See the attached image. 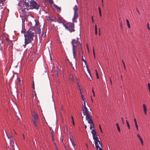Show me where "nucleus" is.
Instances as JSON below:
<instances>
[{
  "label": "nucleus",
  "instance_id": "obj_63",
  "mask_svg": "<svg viewBox=\"0 0 150 150\" xmlns=\"http://www.w3.org/2000/svg\"><path fill=\"white\" fill-rule=\"evenodd\" d=\"M84 105H86V103H85V101L84 100Z\"/></svg>",
  "mask_w": 150,
  "mask_h": 150
},
{
  "label": "nucleus",
  "instance_id": "obj_12",
  "mask_svg": "<svg viewBox=\"0 0 150 150\" xmlns=\"http://www.w3.org/2000/svg\"><path fill=\"white\" fill-rule=\"evenodd\" d=\"M35 27L40 28V27L41 26V25H40V23H39V21L38 20H35Z\"/></svg>",
  "mask_w": 150,
  "mask_h": 150
},
{
  "label": "nucleus",
  "instance_id": "obj_30",
  "mask_svg": "<svg viewBox=\"0 0 150 150\" xmlns=\"http://www.w3.org/2000/svg\"><path fill=\"white\" fill-rule=\"evenodd\" d=\"M70 78L71 79V81H74V79L73 77V76L72 75H70Z\"/></svg>",
  "mask_w": 150,
  "mask_h": 150
},
{
  "label": "nucleus",
  "instance_id": "obj_51",
  "mask_svg": "<svg viewBox=\"0 0 150 150\" xmlns=\"http://www.w3.org/2000/svg\"><path fill=\"white\" fill-rule=\"evenodd\" d=\"M95 34L96 35L97 34V30H95Z\"/></svg>",
  "mask_w": 150,
  "mask_h": 150
},
{
  "label": "nucleus",
  "instance_id": "obj_58",
  "mask_svg": "<svg viewBox=\"0 0 150 150\" xmlns=\"http://www.w3.org/2000/svg\"><path fill=\"white\" fill-rule=\"evenodd\" d=\"M52 140L53 141H54V137H52Z\"/></svg>",
  "mask_w": 150,
  "mask_h": 150
},
{
  "label": "nucleus",
  "instance_id": "obj_1",
  "mask_svg": "<svg viewBox=\"0 0 150 150\" xmlns=\"http://www.w3.org/2000/svg\"><path fill=\"white\" fill-rule=\"evenodd\" d=\"M79 38H77L76 40L75 39H73L71 42V44L72 45V51L74 57V58L75 59V62L74 65L75 67H76V54L77 48L80 47V46H82L79 40Z\"/></svg>",
  "mask_w": 150,
  "mask_h": 150
},
{
  "label": "nucleus",
  "instance_id": "obj_28",
  "mask_svg": "<svg viewBox=\"0 0 150 150\" xmlns=\"http://www.w3.org/2000/svg\"><path fill=\"white\" fill-rule=\"evenodd\" d=\"M46 1L49 2L50 4H53V0H46Z\"/></svg>",
  "mask_w": 150,
  "mask_h": 150
},
{
  "label": "nucleus",
  "instance_id": "obj_20",
  "mask_svg": "<svg viewBox=\"0 0 150 150\" xmlns=\"http://www.w3.org/2000/svg\"><path fill=\"white\" fill-rule=\"evenodd\" d=\"M70 140L71 141V142L73 146L74 147L76 145L75 143L74 142V139H72L71 138H70Z\"/></svg>",
  "mask_w": 150,
  "mask_h": 150
},
{
  "label": "nucleus",
  "instance_id": "obj_44",
  "mask_svg": "<svg viewBox=\"0 0 150 150\" xmlns=\"http://www.w3.org/2000/svg\"><path fill=\"white\" fill-rule=\"evenodd\" d=\"M70 64L71 65V66L72 68H73V69H74V67L73 66V64H72L71 62L70 63Z\"/></svg>",
  "mask_w": 150,
  "mask_h": 150
},
{
  "label": "nucleus",
  "instance_id": "obj_64",
  "mask_svg": "<svg viewBox=\"0 0 150 150\" xmlns=\"http://www.w3.org/2000/svg\"><path fill=\"white\" fill-rule=\"evenodd\" d=\"M137 12L139 13V14H140L139 12V11L137 9Z\"/></svg>",
  "mask_w": 150,
  "mask_h": 150
},
{
  "label": "nucleus",
  "instance_id": "obj_27",
  "mask_svg": "<svg viewBox=\"0 0 150 150\" xmlns=\"http://www.w3.org/2000/svg\"><path fill=\"white\" fill-rule=\"evenodd\" d=\"M91 133L93 135L96 134V131L94 129L92 130Z\"/></svg>",
  "mask_w": 150,
  "mask_h": 150
},
{
  "label": "nucleus",
  "instance_id": "obj_15",
  "mask_svg": "<svg viewBox=\"0 0 150 150\" xmlns=\"http://www.w3.org/2000/svg\"><path fill=\"white\" fill-rule=\"evenodd\" d=\"M82 111L84 115H86L88 114H89L88 112V110L87 109H83V108H82Z\"/></svg>",
  "mask_w": 150,
  "mask_h": 150
},
{
  "label": "nucleus",
  "instance_id": "obj_33",
  "mask_svg": "<svg viewBox=\"0 0 150 150\" xmlns=\"http://www.w3.org/2000/svg\"><path fill=\"white\" fill-rule=\"evenodd\" d=\"M148 87L150 93V84L149 83H148Z\"/></svg>",
  "mask_w": 150,
  "mask_h": 150
},
{
  "label": "nucleus",
  "instance_id": "obj_19",
  "mask_svg": "<svg viewBox=\"0 0 150 150\" xmlns=\"http://www.w3.org/2000/svg\"><path fill=\"white\" fill-rule=\"evenodd\" d=\"M41 31V29H40V28H37L36 31H35V32H36V33L40 34Z\"/></svg>",
  "mask_w": 150,
  "mask_h": 150
},
{
  "label": "nucleus",
  "instance_id": "obj_7",
  "mask_svg": "<svg viewBox=\"0 0 150 150\" xmlns=\"http://www.w3.org/2000/svg\"><path fill=\"white\" fill-rule=\"evenodd\" d=\"M74 25V23H71L68 26L66 27V28L67 29H68L70 32L72 31L74 32L75 31Z\"/></svg>",
  "mask_w": 150,
  "mask_h": 150
},
{
  "label": "nucleus",
  "instance_id": "obj_36",
  "mask_svg": "<svg viewBox=\"0 0 150 150\" xmlns=\"http://www.w3.org/2000/svg\"><path fill=\"white\" fill-rule=\"evenodd\" d=\"M54 131L53 130H52V132H51V134H52V137H54Z\"/></svg>",
  "mask_w": 150,
  "mask_h": 150
},
{
  "label": "nucleus",
  "instance_id": "obj_53",
  "mask_svg": "<svg viewBox=\"0 0 150 150\" xmlns=\"http://www.w3.org/2000/svg\"><path fill=\"white\" fill-rule=\"evenodd\" d=\"M99 14H100V16H101V11H100L99 12Z\"/></svg>",
  "mask_w": 150,
  "mask_h": 150
},
{
  "label": "nucleus",
  "instance_id": "obj_23",
  "mask_svg": "<svg viewBox=\"0 0 150 150\" xmlns=\"http://www.w3.org/2000/svg\"><path fill=\"white\" fill-rule=\"evenodd\" d=\"M116 125L117 126V128L118 131L119 132H120V127L119 126L118 124L117 123H116Z\"/></svg>",
  "mask_w": 150,
  "mask_h": 150
},
{
  "label": "nucleus",
  "instance_id": "obj_50",
  "mask_svg": "<svg viewBox=\"0 0 150 150\" xmlns=\"http://www.w3.org/2000/svg\"><path fill=\"white\" fill-rule=\"evenodd\" d=\"M92 22L93 23L94 22V20L93 18V16H92Z\"/></svg>",
  "mask_w": 150,
  "mask_h": 150
},
{
  "label": "nucleus",
  "instance_id": "obj_9",
  "mask_svg": "<svg viewBox=\"0 0 150 150\" xmlns=\"http://www.w3.org/2000/svg\"><path fill=\"white\" fill-rule=\"evenodd\" d=\"M83 55H82V61H83V62H84L85 64L86 65V67H87V71H88V73H89V74L90 77H91V79H90V80L91 81V80H93L92 78V77L91 74L90 73V70L88 68V66L87 65V62H86V60L84 59L83 58Z\"/></svg>",
  "mask_w": 150,
  "mask_h": 150
},
{
  "label": "nucleus",
  "instance_id": "obj_43",
  "mask_svg": "<svg viewBox=\"0 0 150 150\" xmlns=\"http://www.w3.org/2000/svg\"><path fill=\"white\" fill-rule=\"evenodd\" d=\"M18 81L20 82H21V80H20V78H18L17 79V81Z\"/></svg>",
  "mask_w": 150,
  "mask_h": 150
},
{
  "label": "nucleus",
  "instance_id": "obj_40",
  "mask_svg": "<svg viewBox=\"0 0 150 150\" xmlns=\"http://www.w3.org/2000/svg\"><path fill=\"white\" fill-rule=\"evenodd\" d=\"M15 148H16V150H19V149L18 147V146H16Z\"/></svg>",
  "mask_w": 150,
  "mask_h": 150
},
{
  "label": "nucleus",
  "instance_id": "obj_26",
  "mask_svg": "<svg viewBox=\"0 0 150 150\" xmlns=\"http://www.w3.org/2000/svg\"><path fill=\"white\" fill-rule=\"evenodd\" d=\"M57 21L59 23H61L62 22V19L60 18H58L57 19Z\"/></svg>",
  "mask_w": 150,
  "mask_h": 150
},
{
  "label": "nucleus",
  "instance_id": "obj_17",
  "mask_svg": "<svg viewBox=\"0 0 150 150\" xmlns=\"http://www.w3.org/2000/svg\"><path fill=\"white\" fill-rule=\"evenodd\" d=\"M86 119L87 121L92 120L91 116L89 114L86 115Z\"/></svg>",
  "mask_w": 150,
  "mask_h": 150
},
{
  "label": "nucleus",
  "instance_id": "obj_47",
  "mask_svg": "<svg viewBox=\"0 0 150 150\" xmlns=\"http://www.w3.org/2000/svg\"><path fill=\"white\" fill-rule=\"evenodd\" d=\"M84 108H83V109H87V108H86V105H84Z\"/></svg>",
  "mask_w": 150,
  "mask_h": 150
},
{
  "label": "nucleus",
  "instance_id": "obj_8",
  "mask_svg": "<svg viewBox=\"0 0 150 150\" xmlns=\"http://www.w3.org/2000/svg\"><path fill=\"white\" fill-rule=\"evenodd\" d=\"M28 7L29 6H25V5H23L22 8L21 10L24 15H26L28 11Z\"/></svg>",
  "mask_w": 150,
  "mask_h": 150
},
{
  "label": "nucleus",
  "instance_id": "obj_29",
  "mask_svg": "<svg viewBox=\"0 0 150 150\" xmlns=\"http://www.w3.org/2000/svg\"><path fill=\"white\" fill-rule=\"evenodd\" d=\"M126 123H127V127H128V129H130V125H129V122H128V121H127V120H126Z\"/></svg>",
  "mask_w": 150,
  "mask_h": 150
},
{
  "label": "nucleus",
  "instance_id": "obj_55",
  "mask_svg": "<svg viewBox=\"0 0 150 150\" xmlns=\"http://www.w3.org/2000/svg\"><path fill=\"white\" fill-rule=\"evenodd\" d=\"M97 30L96 25L95 26V30Z\"/></svg>",
  "mask_w": 150,
  "mask_h": 150
},
{
  "label": "nucleus",
  "instance_id": "obj_39",
  "mask_svg": "<svg viewBox=\"0 0 150 150\" xmlns=\"http://www.w3.org/2000/svg\"><path fill=\"white\" fill-rule=\"evenodd\" d=\"M134 121L135 125L136 124H137L136 119L134 118Z\"/></svg>",
  "mask_w": 150,
  "mask_h": 150
},
{
  "label": "nucleus",
  "instance_id": "obj_11",
  "mask_svg": "<svg viewBox=\"0 0 150 150\" xmlns=\"http://www.w3.org/2000/svg\"><path fill=\"white\" fill-rule=\"evenodd\" d=\"M52 7L53 10H56L57 12H60L61 11V8L57 6L54 4L52 6Z\"/></svg>",
  "mask_w": 150,
  "mask_h": 150
},
{
  "label": "nucleus",
  "instance_id": "obj_5",
  "mask_svg": "<svg viewBox=\"0 0 150 150\" xmlns=\"http://www.w3.org/2000/svg\"><path fill=\"white\" fill-rule=\"evenodd\" d=\"M29 6L30 7V8L38 9L39 5L35 1L32 0L30 3Z\"/></svg>",
  "mask_w": 150,
  "mask_h": 150
},
{
  "label": "nucleus",
  "instance_id": "obj_62",
  "mask_svg": "<svg viewBox=\"0 0 150 150\" xmlns=\"http://www.w3.org/2000/svg\"><path fill=\"white\" fill-rule=\"evenodd\" d=\"M78 85L79 87V89L80 91H81V88H80V86H79V84H78Z\"/></svg>",
  "mask_w": 150,
  "mask_h": 150
},
{
  "label": "nucleus",
  "instance_id": "obj_54",
  "mask_svg": "<svg viewBox=\"0 0 150 150\" xmlns=\"http://www.w3.org/2000/svg\"><path fill=\"white\" fill-rule=\"evenodd\" d=\"M110 83L111 84H112V82L110 78Z\"/></svg>",
  "mask_w": 150,
  "mask_h": 150
},
{
  "label": "nucleus",
  "instance_id": "obj_49",
  "mask_svg": "<svg viewBox=\"0 0 150 150\" xmlns=\"http://www.w3.org/2000/svg\"><path fill=\"white\" fill-rule=\"evenodd\" d=\"M99 127H100V130L101 132H102V129H101V127H100V126H99Z\"/></svg>",
  "mask_w": 150,
  "mask_h": 150
},
{
  "label": "nucleus",
  "instance_id": "obj_42",
  "mask_svg": "<svg viewBox=\"0 0 150 150\" xmlns=\"http://www.w3.org/2000/svg\"><path fill=\"white\" fill-rule=\"evenodd\" d=\"M72 122H73V125H74V119H73V117L72 116Z\"/></svg>",
  "mask_w": 150,
  "mask_h": 150
},
{
  "label": "nucleus",
  "instance_id": "obj_18",
  "mask_svg": "<svg viewBox=\"0 0 150 150\" xmlns=\"http://www.w3.org/2000/svg\"><path fill=\"white\" fill-rule=\"evenodd\" d=\"M5 38L7 41L8 45H11L12 43V42L11 41H8V39L5 36H3V38Z\"/></svg>",
  "mask_w": 150,
  "mask_h": 150
},
{
  "label": "nucleus",
  "instance_id": "obj_56",
  "mask_svg": "<svg viewBox=\"0 0 150 150\" xmlns=\"http://www.w3.org/2000/svg\"><path fill=\"white\" fill-rule=\"evenodd\" d=\"M137 136L139 138H141L140 136H139V135L138 134H137Z\"/></svg>",
  "mask_w": 150,
  "mask_h": 150
},
{
  "label": "nucleus",
  "instance_id": "obj_61",
  "mask_svg": "<svg viewBox=\"0 0 150 150\" xmlns=\"http://www.w3.org/2000/svg\"><path fill=\"white\" fill-rule=\"evenodd\" d=\"M141 142L142 145H143V141H141Z\"/></svg>",
  "mask_w": 150,
  "mask_h": 150
},
{
  "label": "nucleus",
  "instance_id": "obj_52",
  "mask_svg": "<svg viewBox=\"0 0 150 150\" xmlns=\"http://www.w3.org/2000/svg\"><path fill=\"white\" fill-rule=\"evenodd\" d=\"M93 54H94L95 51H94V47H93Z\"/></svg>",
  "mask_w": 150,
  "mask_h": 150
},
{
  "label": "nucleus",
  "instance_id": "obj_25",
  "mask_svg": "<svg viewBox=\"0 0 150 150\" xmlns=\"http://www.w3.org/2000/svg\"><path fill=\"white\" fill-rule=\"evenodd\" d=\"M126 22H127V25H128V27L129 28H130V25L129 24V20L128 19H127L126 20Z\"/></svg>",
  "mask_w": 150,
  "mask_h": 150
},
{
  "label": "nucleus",
  "instance_id": "obj_37",
  "mask_svg": "<svg viewBox=\"0 0 150 150\" xmlns=\"http://www.w3.org/2000/svg\"><path fill=\"white\" fill-rule=\"evenodd\" d=\"M82 99L83 101L85 100V98H83V95H81V96Z\"/></svg>",
  "mask_w": 150,
  "mask_h": 150
},
{
  "label": "nucleus",
  "instance_id": "obj_57",
  "mask_svg": "<svg viewBox=\"0 0 150 150\" xmlns=\"http://www.w3.org/2000/svg\"><path fill=\"white\" fill-rule=\"evenodd\" d=\"M139 139L140 140L141 142L142 141V139L141 138V137L140 138H139Z\"/></svg>",
  "mask_w": 150,
  "mask_h": 150
},
{
  "label": "nucleus",
  "instance_id": "obj_10",
  "mask_svg": "<svg viewBox=\"0 0 150 150\" xmlns=\"http://www.w3.org/2000/svg\"><path fill=\"white\" fill-rule=\"evenodd\" d=\"M14 142L13 139L12 140L10 139V145L11 150H15V148L14 147Z\"/></svg>",
  "mask_w": 150,
  "mask_h": 150
},
{
  "label": "nucleus",
  "instance_id": "obj_46",
  "mask_svg": "<svg viewBox=\"0 0 150 150\" xmlns=\"http://www.w3.org/2000/svg\"><path fill=\"white\" fill-rule=\"evenodd\" d=\"M1 40V43H4V40H3V39Z\"/></svg>",
  "mask_w": 150,
  "mask_h": 150
},
{
  "label": "nucleus",
  "instance_id": "obj_48",
  "mask_svg": "<svg viewBox=\"0 0 150 150\" xmlns=\"http://www.w3.org/2000/svg\"><path fill=\"white\" fill-rule=\"evenodd\" d=\"M3 47L2 46H1L0 48V50L1 51H2Z\"/></svg>",
  "mask_w": 150,
  "mask_h": 150
},
{
  "label": "nucleus",
  "instance_id": "obj_16",
  "mask_svg": "<svg viewBox=\"0 0 150 150\" xmlns=\"http://www.w3.org/2000/svg\"><path fill=\"white\" fill-rule=\"evenodd\" d=\"M143 110H144V114L145 115H146V114H147L146 107V105L144 104H143Z\"/></svg>",
  "mask_w": 150,
  "mask_h": 150
},
{
  "label": "nucleus",
  "instance_id": "obj_14",
  "mask_svg": "<svg viewBox=\"0 0 150 150\" xmlns=\"http://www.w3.org/2000/svg\"><path fill=\"white\" fill-rule=\"evenodd\" d=\"M32 0H23L24 2V5L25 6H29V3Z\"/></svg>",
  "mask_w": 150,
  "mask_h": 150
},
{
  "label": "nucleus",
  "instance_id": "obj_32",
  "mask_svg": "<svg viewBox=\"0 0 150 150\" xmlns=\"http://www.w3.org/2000/svg\"><path fill=\"white\" fill-rule=\"evenodd\" d=\"M8 138L9 139H10L12 140V139H13V136L11 135H10L8 137Z\"/></svg>",
  "mask_w": 150,
  "mask_h": 150
},
{
  "label": "nucleus",
  "instance_id": "obj_2",
  "mask_svg": "<svg viewBox=\"0 0 150 150\" xmlns=\"http://www.w3.org/2000/svg\"><path fill=\"white\" fill-rule=\"evenodd\" d=\"M35 31L31 29H29L24 35L25 44L23 46L25 48L27 44L30 43L33 40V38L35 36Z\"/></svg>",
  "mask_w": 150,
  "mask_h": 150
},
{
  "label": "nucleus",
  "instance_id": "obj_35",
  "mask_svg": "<svg viewBox=\"0 0 150 150\" xmlns=\"http://www.w3.org/2000/svg\"><path fill=\"white\" fill-rule=\"evenodd\" d=\"M135 127H136V129H137V131H138L139 129H138V126L137 124H135Z\"/></svg>",
  "mask_w": 150,
  "mask_h": 150
},
{
  "label": "nucleus",
  "instance_id": "obj_59",
  "mask_svg": "<svg viewBox=\"0 0 150 150\" xmlns=\"http://www.w3.org/2000/svg\"><path fill=\"white\" fill-rule=\"evenodd\" d=\"M92 128V126H91V125H90V129H91Z\"/></svg>",
  "mask_w": 150,
  "mask_h": 150
},
{
  "label": "nucleus",
  "instance_id": "obj_3",
  "mask_svg": "<svg viewBox=\"0 0 150 150\" xmlns=\"http://www.w3.org/2000/svg\"><path fill=\"white\" fill-rule=\"evenodd\" d=\"M93 139L94 140L95 146L96 149H99V150H103V149L98 145V144H100L101 147H102V144L101 142L98 140V135L97 134H95L93 135Z\"/></svg>",
  "mask_w": 150,
  "mask_h": 150
},
{
  "label": "nucleus",
  "instance_id": "obj_60",
  "mask_svg": "<svg viewBox=\"0 0 150 150\" xmlns=\"http://www.w3.org/2000/svg\"><path fill=\"white\" fill-rule=\"evenodd\" d=\"M98 9H99V12L100 11H101V9H100V7H99L98 8Z\"/></svg>",
  "mask_w": 150,
  "mask_h": 150
},
{
  "label": "nucleus",
  "instance_id": "obj_21",
  "mask_svg": "<svg viewBox=\"0 0 150 150\" xmlns=\"http://www.w3.org/2000/svg\"><path fill=\"white\" fill-rule=\"evenodd\" d=\"M42 33H41V36L43 37V38H44L46 35V33H45V31H43V29L42 30Z\"/></svg>",
  "mask_w": 150,
  "mask_h": 150
},
{
  "label": "nucleus",
  "instance_id": "obj_45",
  "mask_svg": "<svg viewBox=\"0 0 150 150\" xmlns=\"http://www.w3.org/2000/svg\"><path fill=\"white\" fill-rule=\"evenodd\" d=\"M122 63L123 64L124 66V67H125V69L126 68H125V63H124V62L123 61H122Z\"/></svg>",
  "mask_w": 150,
  "mask_h": 150
},
{
  "label": "nucleus",
  "instance_id": "obj_31",
  "mask_svg": "<svg viewBox=\"0 0 150 150\" xmlns=\"http://www.w3.org/2000/svg\"><path fill=\"white\" fill-rule=\"evenodd\" d=\"M96 76H97V78L98 79L99 78V76L98 72L97 71V70H96Z\"/></svg>",
  "mask_w": 150,
  "mask_h": 150
},
{
  "label": "nucleus",
  "instance_id": "obj_22",
  "mask_svg": "<svg viewBox=\"0 0 150 150\" xmlns=\"http://www.w3.org/2000/svg\"><path fill=\"white\" fill-rule=\"evenodd\" d=\"M5 0H0V6H1L3 5V4Z\"/></svg>",
  "mask_w": 150,
  "mask_h": 150
},
{
  "label": "nucleus",
  "instance_id": "obj_41",
  "mask_svg": "<svg viewBox=\"0 0 150 150\" xmlns=\"http://www.w3.org/2000/svg\"><path fill=\"white\" fill-rule=\"evenodd\" d=\"M33 88L34 89H35V87H34V81H33Z\"/></svg>",
  "mask_w": 150,
  "mask_h": 150
},
{
  "label": "nucleus",
  "instance_id": "obj_38",
  "mask_svg": "<svg viewBox=\"0 0 150 150\" xmlns=\"http://www.w3.org/2000/svg\"><path fill=\"white\" fill-rule=\"evenodd\" d=\"M121 119H122V123L123 124H124V120H123V118L122 117L121 118Z\"/></svg>",
  "mask_w": 150,
  "mask_h": 150
},
{
  "label": "nucleus",
  "instance_id": "obj_13",
  "mask_svg": "<svg viewBox=\"0 0 150 150\" xmlns=\"http://www.w3.org/2000/svg\"><path fill=\"white\" fill-rule=\"evenodd\" d=\"M77 49L78 50V52L79 55L80 57L81 56V52H82V54H83L82 46H80V47L77 48Z\"/></svg>",
  "mask_w": 150,
  "mask_h": 150
},
{
  "label": "nucleus",
  "instance_id": "obj_24",
  "mask_svg": "<svg viewBox=\"0 0 150 150\" xmlns=\"http://www.w3.org/2000/svg\"><path fill=\"white\" fill-rule=\"evenodd\" d=\"M88 121V123L90 124V125H91V124L92 125H93V126L94 125L93 124V121L92 120H89V121Z\"/></svg>",
  "mask_w": 150,
  "mask_h": 150
},
{
  "label": "nucleus",
  "instance_id": "obj_4",
  "mask_svg": "<svg viewBox=\"0 0 150 150\" xmlns=\"http://www.w3.org/2000/svg\"><path fill=\"white\" fill-rule=\"evenodd\" d=\"M39 119L38 114L35 112L32 115V120L35 127L36 128L38 127L37 124L38 123Z\"/></svg>",
  "mask_w": 150,
  "mask_h": 150
},
{
  "label": "nucleus",
  "instance_id": "obj_34",
  "mask_svg": "<svg viewBox=\"0 0 150 150\" xmlns=\"http://www.w3.org/2000/svg\"><path fill=\"white\" fill-rule=\"evenodd\" d=\"M147 26L149 30L150 31V28L149 26V24L148 23H147Z\"/></svg>",
  "mask_w": 150,
  "mask_h": 150
},
{
  "label": "nucleus",
  "instance_id": "obj_6",
  "mask_svg": "<svg viewBox=\"0 0 150 150\" xmlns=\"http://www.w3.org/2000/svg\"><path fill=\"white\" fill-rule=\"evenodd\" d=\"M73 9L74 11V15L73 18V22H75L76 19L78 17V8L77 6L76 5L73 8Z\"/></svg>",
  "mask_w": 150,
  "mask_h": 150
}]
</instances>
